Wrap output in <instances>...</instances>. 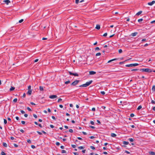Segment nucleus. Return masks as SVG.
<instances>
[{"mask_svg": "<svg viewBox=\"0 0 155 155\" xmlns=\"http://www.w3.org/2000/svg\"><path fill=\"white\" fill-rule=\"evenodd\" d=\"M142 107L141 105H140L138 106V107H137V110H139L140 109L142 108Z\"/></svg>", "mask_w": 155, "mask_h": 155, "instance_id": "obj_26", "label": "nucleus"}, {"mask_svg": "<svg viewBox=\"0 0 155 155\" xmlns=\"http://www.w3.org/2000/svg\"><path fill=\"white\" fill-rule=\"evenodd\" d=\"M56 144L57 146H59L60 145V143H59L58 142H57L56 143Z\"/></svg>", "mask_w": 155, "mask_h": 155, "instance_id": "obj_38", "label": "nucleus"}, {"mask_svg": "<svg viewBox=\"0 0 155 155\" xmlns=\"http://www.w3.org/2000/svg\"><path fill=\"white\" fill-rule=\"evenodd\" d=\"M125 153H127V154H130V152H129V151H127V150H125Z\"/></svg>", "mask_w": 155, "mask_h": 155, "instance_id": "obj_55", "label": "nucleus"}, {"mask_svg": "<svg viewBox=\"0 0 155 155\" xmlns=\"http://www.w3.org/2000/svg\"><path fill=\"white\" fill-rule=\"evenodd\" d=\"M78 148L79 149L81 150V149H84V147L83 146H80V147H78Z\"/></svg>", "mask_w": 155, "mask_h": 155, "instance_id": "obj_21", "label": "nucleus"}, {"mask_svg": "<svg viewBox=\"0 0 155 155\" xmlns=\"http://www.w3.org/2000/svg\"><path fill=\"white\" fill-rule=\"evenodd\" d=\"M30 104H31L32 105H35V104L33 102H31L30 103Z\"/></svg>", "mask_w": 155, "mask_h": 155, "instance_id": "obj_62", "label": "nucleus"}, {"mask_svg": "<svg viewBox=\"0 0 155 155\" xmlns=\"http://www.w3.org/2000/svg\"><path fill=\"white\" fill-rule=\"evenodd\" d=\"M111 136L112 137H115L117 136V135L114 133H111Z\"/></svg>", "mask_w": 155, "mask_h": 155, "instance_id": "obj_12", "label": "nucleus"}, {"mask_svg": "<svg viewBox=\"0 0 155 155\" xmlns=\"http://www.w3.org/2000/svg\"><path fill=\"white\" fill-rule=\"evenodd\" d=\"M27 141L28 143H31V141L30 140H28Z\"/></svg>", "mask_w": 155, "mask_h": 155, "instance_id": "obj_39", "label": "nucleus"}, {"mask_svg": "<svg viewBox=\"0 0 155 155\" xmlns=\"http://www.w3.org/2000/svg\"><path fill=\"white\" fill-rule=\"evenodd\" d=\"M31 92L32 91L31 90H28L27 94L29 95H31Z\"/></svg>", "mask_w": 155, "mask_h": 155, "instance_id": "obj_11", "label": "nucleus"}, {"mask_svg": "<svg viewBox=\"0 0 155 155\" xmlns=\"http://www.w3.org/2000/svg\"><path fill=\"white\" fill-rule=\"evenodd\" d=\"M69 131L70 132L72 133L73 132V130L71 129H70L69 130Z\"/></svg>", "mask_w": 155, "mask_h": 155, "instance_id": "obj_33", "label": "nucleus"}, {"mask_svg": "<svg viewBox=\"0 0 155 155\" xmlns=\"http://www.w3.org/2000/svg\"><path fill=\"white\" fill-rule=\"evenodd\" d=\"M80 82V80H76L71 83V85L75 86L77 84Z\"/></svg>", "mask_w": 155, "mask_h": 155, "instance_id": "obj_4", "label": "nucleus"}, {"mask_svg": "<svg viewBox=\"0 0 155 155\" xmlns=\"http://www.w3.org/2000/svg\"><path fill=\"white\" fill-rule=\"evenodd\" d=\"M37 132L38 134H39L40 135H41L42 134V133H41V132L39 131H37Z\"/></svg>", "mask_w": 155, "mask_h": 155, "instance_id": "obj_49", "label": "nucleus"}, {"mask_svg": "<svg viewBox=\"0 0 155 155\" xmlns=\"http://www.w3.org/2000/svg\"><path fill=\"white\" fill-rule=\"evenodd\" d=\"M14 145L15 146V147H17L18 146V145H17L15 143L14 144Z\"/></svg>", "mask_w": 155, "mask_h": 155, "instance_id": "obj_43", "label": "nucleus"}, {"mask_svg": "<svg viewBox=\"0 0 155 155\" xmlns=\"http://www.w3.org/2000/svg\"><path fill=\"white\" fill-rule=\"evenodd\" d=\"M142 11H140L139 12H137L136 14V15H140L142 13Z\"/></svg>", "mask_w": 155, "mask_h": 155, "instance_id": "obj_19", "label": "nucleus"}, {"mask_svg": "<svg viewBox=\"0 0 155 155\" xmlns=\"http://www.w3.org/2000/svg\"><path fill=\"white\" fill-rule=\"evenodd\" d=\"M2 144L3 146L5 147H8L7 144L5 143H3Z\"/></svg>", "mask_w": 155, "mask_h": 155, "instance_id": "obj_15", "label": "nucleus"}, {"mask_svg": "<svg viewBox=\"0 0 155 155\" xmlns=\"http://www.w3.org/2000/svg\"><path fill=\"white\" fill-rule=\"evenodd\" d=\"M137 32H135L134 33H133L131 34V35L132 36L134 37L137 35Z\"/></svg>", "mask_w": 155, "mask_h": 155, "instance_id": "obj_9", "label": "nucleus"}, {"mask_svg": "<svg viewBox=\"0 0 155 155\" xmlns=\"http://www.w3.org/2000/svg\"><path fill=\"white\" fill-rule=\"evenodd\" d=\"M85 151H86V150H82V153H85Z\"/></svg>", "mask_w": 155, "mask_h": 155, "instance_id": "obj_64", "label": "nucleus"}, {"mask_svg": "<svg viewBox=\"0 0 155 155\" xmlns=\"http://www.w3.org/2000/svg\"><path fill=\"white\" fill-rule=\"evenodd\" d=\"M39 89L41 91H43L44 90L43 87L41 86H40L39 87Z\"/></svg>", "mask_w": 155, "mask_h": 155, "instance_id": "obj_16", "label": "nucleus"}, {"mask_svg": "<svg viewBox=\"0 0 155 155\" xmlns=\"http://www.w3.org/2000/svg\"><path fill=\"white\" fill-rule=\"evenodd\" d=\"M61 153H66V151L65 150H62L61 151Z\"/></svg>", "mask_w": 155, "mask_h": 155, "instance_id": "obj_27", "label": "nucleus"}, {"mask_svg": "<svg viewBox=\"0 0 155 155\" xmlns=\"http://www.w3.org/2000/svg\"><path fill=\"white\" fill-rule=\"evenodd\" d=\"M123 143L125 145H127L129 144V142H128L124 141L123 142Z\"/></svg>", "mask_w": 155, "mask_h": 155, "instance_id": "obj_20", "label": "nucleus"}, {"mask_svg": "<svg viewBox=\"0 0 155 155\" xmlns=\"http://www.w3.org/2000/svg\"><path fill=\"white\" fill-rule=\"evenodd\" d=\"M38 61V59H36L35 61H34V62H37V61Z\"/></svg>", "mask_w": 155, "mask_h": 155, "instance_id": "obj_51", "label": "nucleus"}, {"mask_svg": "<svg viewBox=\"0 0 155 155\" xmlns=\"http://www.w3.org/2000/svg\"><path fill=\"white\" fill-rule=\"evenodd\" d=\"M28 90H31V86L30 85H29V86L28 87Z\"/></svg>", "mask_w": 155, "mask_h": 155, "instance_id": "obj_54", "label": "nucleus"}, {"mask_svg": "<svg viewBox=\"0 0 155 155\" xmlns=\"http://www.w3.org/2000/svg\"><path fill=\"white\" fill-rule=\"evenodd\" d=\"M92 82V81L91 80L89 82H87L85 84H83L79 86V87H87Z\"/></svg>", "mask_w": 155, "mask_h": 155, "instance_id": "obj_1", "label": "nucleus"}, {"mask_svg": "<svg viewBox=\"0 0 155 155\" xmlns=\"http://www.w3.org/2000/svg\"><path fill=\"white\" fill-rule=\"evenodd\" d=\"M21 123H22V124H25V121H21Z\"/></svg>", "mask_w": 155, "mask_h": 155, "instance_id": "obj_52", "label": "nucleus"}, {"mask_svg": "<svg viewBox=\"0 0 155 155\" xmlns=\"http://www.w3.org/2000/svg\"><path fill=\"white\" fill-rule=\"evenodd\" d=\"M152 90L153 91H155V85H153L152 88Z\"/></svg>", "mask_w": 155, "mask_h": 155, "instance_id": "obj_24", "label": "nucleus"}, {"mask_svg": "<svg viewBox=\"0 0 155 155\" xmlns=\"http://www.w3.org/2000/svg\"><path fill=\"white\" fill-rule=\"evenodd\" d=\"M26 96V94L25 93H24L22 97H25Z\"/></svg>", "mask_w": 155, "mask_h": 155, "instance_id": "obj_59", "label": "nucleus"}, {"mask_svg": "<svg viewBox=\"0 0 155 155\" xmlns=\"http://www.w3.org/2000/svg\"><path fill=\"white\" fill-rule=\"evenodd\" d=\"M90 123L91 124H92V125H94V123L93 121H91L90 122Z\"/></svg>", "mask_w": 155, "mask_h": 155, "instance_id": "obj_50", "label": "nucleus"}, {"mask_svg": "<svg viewBox=\"0 0 155 155\" xmlns=\"http://www.w3.org/2000/svg\"><path fill=\"white\" fill-rule=\"evenodd\" d=\"M149 153L152 155H155V153L153 151L149 152Z\"/></svg>", "mask_w": 155, "mask_h": 155, "instance_id": "obj_17", "label": "nucleus"}, {"mask_svg": "<svg viewBox=\"0 0 155 155\" xmlns=\"http://www.w3.org/2000/svg\"><path fill=\"white\" fill-rule=\"evenodd\" d=\"M128 140L130 142H133L134 141V139L133 138H129Z\"/></svg>", "mask_w": 155, "mask_h": 155, "instance_id": "obj_22", "label": "nucleus"}, {"mask_svg": "<svg viewBox=\"0 0 155 155\" xmlns=\"http://www.w3.org/2000/svg\"><path fill=\"white\" fill-rule=\"evenodd\" d=\"M1 154L2 155H6V154L3 151H2L1 153Z\"/></svg>", "mask_w": 155, "mask_h": 155, "instance_id": "obj_25", "label": "nucleus"}, {"mask_svg": "<svg viewBox=\"0 0 155 155\" xmlns=\"http://www.w3.org/2000/svg\"><path fill=\"white\" fill-rule=\"evenodd\" d=\"M95 28L97 29H99L100 28V25H97Z\"/></svg>", "mask_w": 155, "mask_h": 155, "instance_id": "obj_14", "label": "nucleus"}, {"mask_svg": "<svg viewBox=\"0 0 155 155\" xmlns=\"http://www.w3.org/2000/svg\"><path fill=\"white\" fill-rule=\"evenodd\" d=\"M31 147L33 149H34V148H35V146L34 145H31Z\"/></svg>", "mask_w": 155, "mask_h": 155, "instance_id": "obj_48", "label": "nucleus"}, {"mask_svg": "<svg viewBox=\"0 0 155 155\" xmlns=\"http://www.w3.org/2000/svg\"><path fill=\"white\" fill-rule=\"evenodd\" d=\"M139 64L137 63H135V64H127L125 65V66L126 67H132L133 66H136L138 65Z\"/></svg>", "mask_w": 155, "mask_h": 155, "instance_id": "obj_3", "label": "nucleus"}, {"mask_svg": "<svg viewBox=\"0 0 155 155\" xmlns=\"http://www.w3.org/2000/svg\"><path fill=\"white\" fill-rule=\"evenodd\" d=\"M71 146L73 148H75L76 147V145H71Z\"/></svg>", "mask_w": 155, "mask_h": 155, "instance_id": "obj_36", "label": "nucleus"}, {"mask_svg": "<svg viewBox=\"0 0 155 155\" xmlns=\"http://www.w3.org/2000/svg\"><path fill=\"white\" fill-rule=\"evenodd\" d=\"M139 70L138 69H133L131 70V71H137Z\"/></svg>", "mask_w": 155, "mask_h": 155, "instance_id": "obj_32", "label": "nucleus"}, {"mask_svg": "<svg viewBox=\"0 0 155 155\" xmlns=\"http://www.w3.org/2000/svg\"><path fill=\"white\" fill-rule=\"evenodd\" d=\"M15 89V87H11V88L10 89V91H11L14 90Z\"/></svg>", "mask_w": 155, "mask_h": 155, "instance_id": "obj_18", "label": "nucleus"}, {"mask_svg": "<svg viewBox=\"0 0 155 155\" xmlns=\"http://www.w3.org/2000/svg\"><path fill=\"white\" fill-rule=\"evenodd\" d=\"M96 73V72L93 71H89V74L90 75H94Z\"/></svg>", "mask_w": 155, "mask_h": 155, "instance_id": "obj_8", "label": "nucleus"}, {"mask_svg": "<svg viewBox=\"0 0 155 155\" xmlns=\"http://www.w3.org/2000/svg\"><path fill=\"white\" fill-rule=\"evenodd\" d=\"M27 110L29 111H31V109L29 107H27Z\"/></svg>", "mask_w": 155, "mask_h": 155, "instance_id": "obj_44", "label": "nucleus"}, {"mask_svg": "<svg viewBox=\"0 0 155 155\" xmlns=\"http://www.w3.org/2000/svg\"><path fill=\"white\" fill-rule=\"evenodd\" d=\"M4 2H5L6 4L8 5L9 3L10 2V1L9 0H5L4 1Z\"/></svg>", "mask_w": 155, "mask_h": 155, "instance_id": "obj_10", "label": "nucleus"}, {"mask_svg": "<svg viewBox=\"0 0 155 155\" xmlns=\"http://www.w3.org/2000/svg\"><path fill=\"white\" fill-rule=\"evenodd\" d=\"M17 98H15L13 100V102H16L17 101Z\"/></svg>", "mask_w": 155, "mask_h": 155, "instance_id": "obj_34", "label": "nucleus"}, {"mask_svg": "<svg viewBox=\"0 0 155 155\" xmlns=\"http://www.w3.org/2000/svg\"><path fill=\"white\" fill-rule=\"evenodd\" d=\"M155 3V1H153L151 2H148L147 3V4L151 6V5H153Z\"/></svg>", "mask_w": 155, "mask_h": 155, "instance_id": "obj_6", "label": "nucleus"}, {"mask_svg": "<svg viewBox=\"0 0 155 155\" xmlns=\"http://www.w3.org/2000/svg\"><path fill=\"white\" fill-rule=\"evenodd\" d=\"M95 109L94 107H93L92 108V110L93 111H95Z\"/></svg>", "mask_w": 155, "mask_h": 155, "instance_id": "obj_60", "label": "nucleus"}, {"mask_svg": "<svg viewBox=\"0 0 155 155\" xmlns=\"http://www.w3.org/2000/svg\"><path fill=\"white\" fill-rule=\"evenodd\" d=\"M143 20V19L142 18H141L138 20V22H140L142 21Z\"/></svg>", "mask_w": 155, "mask_h": 155, "instance_id": "obj_28", "label": "nucleus"}, {"mask_svg": "<svg viewBox=\"0 0 155 155\" xmlns=\"http://www.w3.org/2000/svg\"><path fill=\"white\" fill-rule=\"evenodd\" d=\"M107 35V33H105L103 35V36L105 37Z\"/></svg>", "mask_w": 155, "mask_h": 155, "instance_id": "obj_46", "label": "nucleus"}, {"mask_svg": "<svg viewBox=\"0 0 155 155\" xmlns=\"http://www.w3.org/2000/svg\"><path fill=\"white\" fill-rule=\"evenodd\" d=\"M79 0H75V3L76 4H77L79 2Z\"/></svg>", "mask_w": 155, "mask_h": 155, "instance_id": "obj_61", "label": "nucleus"}, {"mask_svg": "<svg viewBox=\"0 0 155 155\" xmlns=\"http://www.w3.org/2000/svg\"><path fill=\"white\" fill-rule=\"evenodd\" d=\"M4 124H6L7 123V121L5 119H4Z\"/></svg>", "mask_w": 155, "mask_h": 155, "instance_id": "obj_31", "label": "nucleus"}, {"mask_svg": "<svg viewBox=\"0 0 155 155\" xmlns=\"http://www.w3.org/2000/svg\"><path fill=\"white\" fill-rule=\"evenodd\" d=\"M140 70L142 72L148 73L152 72V71L151 69L149 68H143L140 69Z\"/></svg>", "mask_w": 155, "mask_h": 155, "instance_id": "obj_2", "label": "nucleus"}, {"mask_svg": "<svg viewBox=\"0 0 155 155\" xmlns=\"http://www.w3.org/2000/svg\"><path fill=\"white\" fill-rule=\"evenodd\" d=\"M21 112L22 114H24L25 113V112L23 110H21Z\"/></svg>", "mask_w": 155, "mask_h": 155, "instance_id": "obj_47", "label": "nucleus"}, {"mask_svg": "<svg viewBox=\"0 0 155 155\" xmlns=\"http://www.w3.org/2000/svg\"><path fill=\"white\" fill-rule=\"evenodd\" d=\"M90 148L92 150H94L95 149V147L93 146H91Z\"/></svg>", "mask_w": 155, "mask_h": 155, "instance_id": "obj_29", "label": "nucleus"}, {"mask_svg": "<svg viewBox=\"0 0 155 155\" xmlns=\"http://www.w3.org/2000/svg\"><path fill=\"white\" fill-rule=\"evenodd\" d=\"M57 97L56 95H51L49 97L51 99H54L56 98Z\"/></svg>", "mask_w": 155, "mask_h": 155, "instance_id": "obj_7", "label": "nucleus"}, {"mask_svg": "<svg viewBox=\"0 0 155 155\" xmlns=\"http://www.w3.org/2000/svg\"><path fill=\"white\" fill-rule=\"evenodd\" d=\"M117 60V58H114V59H112V60H110L109 61H108L107 63H110V62H111L112 61H114L116 60Z\"/></svg>", "mask_w": 155, "mask_h": 155, "instance_id": "obj_13", "label": "nucleus"}, {"mask_svg": "<svg viewBox=\"0 0 155 155\" xmlns=\"http://www.w3.org/2000/svg\"><path fill=\"white\" fill-rule=\"evenodd\" d=\"M90 127L92 129H94L95 128L94 127L91 126H90Z\"/></svg>", "mask_w": 155, "mask_h": 155, "instance_id": "obj_63", "label": "nucleus"}, {"mask_svg": "<svg viewBox=\"0 0 155 155\" xmlns=\"http://www.w3.org/2000/svg\"><path fill=\"white\" fill-rule=\"evenodd\" d=\"M62 100V99L61 98H59L58 101V102H59L60 101H61Z\"/></svg>", "mask_w": 155, "mask_h": 155, "instance_id": "obj_45", "label": "nucleus"}, {"mask_svg": "<svg viewBox=\"0 0 155 155\" xmlns=\"http://www.w3.org/2000/svg\"><path fill=\"white\" fill-rule=\"evenodd\" d=\"M23 21V19H21L19 21V22L20 23H21Z\"/></svg>", "mask_w": 155, "mask_h": 155, "instance_id": "obj_41", "label": "nucleus"}, {"mask_svg": "<svg viewBox=\"0 0 155 155\" xmlns=\"http://www.w3.org/2000/svg\"><path fill=\"white\" fill-rule=\"evenodd\" d=\"M118 52L119 53H121L122 52V51L121 49H120L119 50Z\"/></svg>", "mask_w": 155, "mask_h": 155, "instance_id": "obj_35", "label": "nucleus"}, {"mask_svg": "<svg viewBox=\"0 0 155 155\" xmlns=\"http://www.w3.org/2000/svg\"><path fill=\"white\" fill-rule=\"evenodd\" d=\"M77 139L79 140H82V139L80 137H78Z\"/></svg>", "mask_w": 155, "mask_h": 155, "instance_id": "obj_57", "label": "nucleus"}, {"mask_svg": "<svg viewBox=\"0 0 155 155\" xmlns=\"http://www.w3.org/2000/svg\"><path fill=\"white\" fill-rule=\"evenodd\" d=\"M134 114L132 113L130 115V116L131 117H133L134 116Z\"/></svg>", "mask_w": 155, "mask_h": 155, "instance_id": "obj_37", "label": "nucleus"}, {"mask_svg": "<svg viewBox=\"0 0 155 155\" xmlns=\"http://www.w3.org/2000/svg\"><path fill=\"white\" fill-rule=\"evenodd\" d=\"M69 73L70 75H72L75 76H78V74L77 73H72L71 71L69 72Z\"/></svg>", "mask_w": 155, "mask_h": 155, "instance_id": "obj_5", "label": "nucleus"}, {"mask_svg": "<svg viewBox=\"0 0 155 155\" xmlns=\"http://www.w3.org/2000/svg\"><path fill=\"white\" fill-rule=\"evenodd\" d=\"M101 93L103 95H104L105 94V92L104 91H101Z\"/></svg>", "mask_w": 155, "mask_h": 155, "instance_id": "obj_40", "label": "nucleus"}, {"mask_svg": "<svg viewBox=\"0 0 155 155\" xmlns=\"http://www.w3.org/2000/svg\"><path fill=\"white\" fill-rule=\"evenodd\" d=\"M74 155H78V153L77 152L73 153Z\"/></svg>", "mask_w": 155, "mask_h": 155, "instance_id": "obj_58", "label": "nucleus"}, {"mask_svg": "<svg viewBox=\"0 0 155 155\" xmlns=\"http://www.w3.org/2000/svg\"><path fill=\"white\" fill-rule=\"evenodd\" d=\"M70 80H68L67 81H65V82H64V84H68L69 83H70Z\"/></svg>", "mask_w": 155, "mask_h": 155, "instance_id": "obj_23", "label": "nucleus"}, {"mask_svg": "<svg viewBox=\"0 0 155 155\" xmlns=\"http://www.w3.org/2000/svg\"><path fill=\"white\" fill-rule=\"evenodd\" d=\"M151 103L153 104H155V101L153 100L151 101Z\"/></svg>", "mask_w": 155, "mask_h": 155, "instance_id": "obj_56", "label": "nucleus"}, {"mask_svg": "<svg viewBox=\"0 0 155 155\" xmlns=\"http://www.w3.org/2000/svg\"><path fill=\"white\" fill-rule=\"evenodd\" d=\"M33 116L34 117H35V118H37V116L36 114H33Z\"/></svg>", "mask_w": 155, "mask_h": 155, "instance_id": "obj_42", "label": "nucleus"}, {"mask_svg": "<svg viewBox=\"0 0 155 155\" xmlns=\"http://www.w3.org/2000/svg\"><path fill=\"white\" fill-rule=\"evenodd\" d=\"M50 127L51 128H53L54 127V126L52 125H50Z\"/></svg>", "mask_w": 155, "mask_h": 155, "instance_id": "obj_53", "label": "nucleus"}, {"mask_svg": "<svg viewBox=\"0 0 155 155\" xmlns=\"http://www.w3.org/2000/svg\"><path fill=\"white\" fill-rule=\"evenodd\" d=\"M101 55V53L100 52L96 54V56H100Z\"/></svg>", "mask_w": 155, "mask_h": 155, "instance_id": "obj_30", "label": "nucleus"}]
</instances>
